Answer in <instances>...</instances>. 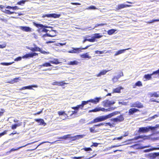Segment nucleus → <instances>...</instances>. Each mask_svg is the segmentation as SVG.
<instances>
[{"mask_svg": "<svg viewBox=\"0 0 159 159\" xmlns=\"http://www.w3.org/2000/svg\"><path fill=\"white\" fill-rule=\"evenodd\" d=\"M105 24H103V23H101V24H96V25L95 26V27H97L99 26H103Z\"/></svg>", "mask_w": 159, "mask_h": 159, "instance_id": "obj_61", "label": "nucleus"}, {"mask_svg": "<svg viewBox=\"0 0 159 159\" xmlns=\"http://www.w3.org/2000/svg\"><path fill=\"white\" fill-rule=\"evenodd\" d=\"M19 78H14L13 80H11V82L9 83L11 84H13L14 83H16L18 82V80Z\"/></svg>", "mask_w": 159, "mask_h": 159, "instance_id": "obj_43", "label": "nucleus"}, {"mask_svg": "<svg viewBox=\"0 0 159 159\" xmlns=\"http://www.w3.org/2000/svg\"><path fill=\"white\" fill-rule=\"evenodd\" d=\"M33 25L36 27L38 28L37 30V32L39 34H42V33H47L48 31V30L46 28H48V26L47 25H43V24L37 23L35 22L33 23Z\"/></svg>", "mask_w": 159, "mask_h": 159, "instance_id": "obj_4", "label": "nucleus"}, {"mask_svg": "<svg viewBox=\"0 0 159 159\" xmlns=\"http://www.w3.org/2000/svg\"><path fill=\"white\" fill-rule=\"evenodd\" d=\"M105 51H106L105 50L102 51L96 50V51H95V54H103L104 53H107V52H105Z\"/></svg>", "mask_w": 159, "mask_h": 159, "instance_id": "obj_37", "label": "nucleus"}, {"mask_svg": "<svg viewBox=\"0 0 159 159\" xmlns=\"http://www.w3.org/2000/svg\"><path fill=\"white\" fill-rule=\"evenodd\" d=\"M21 124H15L12 125L11 126V128L12 129H16L17 127L20 126Z\"/></svg>", "mask_w": 159, "mask_h": 159, "instance_id": "obj_38", "label": "nucleus"}, {"mask_svg": "<svg viewBox=\"0 0 159 159\" xmlns=\"http://www.w3.org/2000/svg\"><path fill=\"white\" fill-rule=\"evenodd\" d=\"M88 8L89 9H97V8L94 6H90L88 7Z\"/></svg>", "mask_w": 159, "mask_h": 159, "instance_id": "obj_57", "label": "nucleus"}, {"mask_svg": "<svg viewBox=\"0 0 159 159\" xmlns=\"http://www.w3.org/2000/svg\"><path fill=\"white\" fill-rule=\"evenodd\" d=\"M80 57L81 58H88L89 59H90L91 58V57L89 56L88 53L87 52L82 54L81 55Z\"/></svg>", "mask_w": 159, "mask_h": 159, "instance_id": "obj_31", "label": "nucleus"}, {"mask_svg": "<svg viewBox=\"0 0 159 159\" xmlns=\"http://www.w3.org/2000/svg\"><path fill=\"white\" fill-rule=\"evenodd\" d=\"M102 37V35H100V34L97 33L94 34V36L92 37L91 39L93 42H94L96 41V39Z\"/></svg>", "mask_w": 159, "mask_h": 159, "instance_id": "obj_23", "label": "nucleus"}, {"mask_svg": "<svg viewBox=\"0 0 159 159\" xmlns=\"http://www.w3.org/2000/svg\"><path fill=\"white\" fill-rule=\"evenodd\" d=\"M38 54L35 52H31L26 54L22 57V58L23 59H29L30 58H32L34 56H38Z\"/></svg>", "mask_w": 159, "mask_h": 159, "instance_id": "obj_9", "label": "nucleus"}, {"mask_svg": "<svg viewBox=\"0 0 159 159\" xmlns=\"http://www.w3.org/2000/svg\"><path fill=\"white\" fill-rule=\"evenodd\" d=\"M27 48L28 49L31 51L33 52L39 51L41 53L44 54L49 53V52H46V51L43 50L42 49L36 46L34 47V48H30L28 47Z\"/></svg>", "mask_w": 159, "mask_h": 159, "instance_id": "obj_8", "label": "nucleus"}, {"mask_svg": "<svg viewBox=\"0 0 159 159\" xmlns=\"http://www.w3.org/2000/svg\"><path fill=\"white\" fill-rule=\"evenodd\" d=\"M66 44V43H57V45L58 46H63V45H65Z\"/></svg>", "mask_w": 159, "mask_h": 159, "instance_id": "obj_59", "label": "nucleus"}, {"mask_svg": "<svg viewBox=\"0 0 159 159\" xmlns=\"http://www.w3.org/2000/svg\"><path fill=\"white\" fill-rule=\"evenodd\" d=\"M2 11L5 13L9 15L11 14L14 13L16 14V12L14 11H11L9 10H5L4 11Z\"/></svg>", "mask_w": 159, "mask_h": 159, "instance_id": "obj_34", "label": "nucleus"}, {"mask_svg": "<svg viewBox=\"0 0 159 159\" xmlns=\"http://www.w3.org/2000/svg\"><path fill=\"white\" fill-rule=\"evenodd\" d=\"M101 99L100 98L96 97L93 99H90L87 101H83L81 104L77 105L76 107H71L72 109L78 110L79 109L83 110L84 105L87 104L89 102H91L94 104H97L99 102Z\"/></svg>", "mask_w": 159, "mask_h": 159, "instance_id": "obj_1", "label": "nucleus"}, {"mask_svg": "<svg viewBox=\"0 0 159 159\" xmlns=\"http://www.w3.org/2000/svg\"><path fill=\"white\" fill-rule=\"evenodd\" d=\"M148 129L149 130V131L150 130H156V129L157 128V127L155 126H148Z\"/></svg>", "mask_w": 159, "mask_h": 159, "instance_id": "obj_42", "label": "nucleus"}, {"mask_svg": "<svg viewBox=\"0 0 159 159\" xmlns=\"http://www.w3.org/2000/svg\"><path fill=\"white\" fill-rule=\"evenodd\" d=\"M60 14H57L55 13H52L50 14H45L43 17H52L54 18H58L60 16Z\"/></svg>", "mask_w": 159, "mask_h": 159, "instance_id": "obj_16", "label": "nucleus"}, {"mask_svg": "<svg viewBox=\"0 0 159 159\" xmlns=\"http://www.w3.org/2000/svg\"><path fill=\"white\" fill-rule=\"evenodd\" d=\"M43 110V109H42L41 110V111H39V112H37L35 113L34 114H33V115H37L39 114H40V113H42V112Z\"/></svg>", "mask_w": 159, "mask_h": 159, "instance_id": "obj_63", "label": "nucleus"}, {"mask_svg": "<svg viewBox=\"0 0 159 159\" xmlns=\"http://www.w3.org/2000/svg\"><path fill=\"white\" fill-rule=\"evenodd\" d=\"M149 132L148 127H141L139 128L138 132L139 133H144Z\"/></svg>", "mask_w": 159, "mask_h": 159, "instance_id": "obj_14", "label": "nucleus"}, {"mask_svg": "<svg viewBox=\"0 0 159 159\" xmlns=\"http://www.w3.org/2000/svg\"><path fill=\"white\" fill-rule=\"evenodd\" d=\"M98 144L97 143H93V144L91 146V147H92V146H94L95 147H97L98 146Z\"/></svg>", "mask_w": 159, "mask_h": 159, "instance_id": "obj_60", "label": "nucleus"}, {"mask_svg": "<svg viewBox=\"0 0 159 159\" xmlns=\"http://www.w3.org/2000/svg\"><path fill=\"white\" fill-rule=\"evenodd\" d=\"M86 41H89V42H93L91 38V39H88L85 38L82 41L83 43H84Z\"/></svg>", "mask_w": 159, "mask_h": 159, "instance_id": "obj_47", "label": "nucleus"}, {"mask_svg": "<svg viewBox=\"0 0 159 159\" xmlns=\"http://www.w3.org/2000/svg\"><path fill=\"white\" fill-rule=\"evenodd\" d=\"M118 112V111H115L105 116H102L97 117L93 119L94 123L103 121L110 118L112 116L117 114Z\"/></svg>", "mask_w": 159, "mask_h": 159, "instance_id": "obj_3", "label": "nucleus"}, {"mask_svg": "<svg viewBox=\"0 0 159 159\" xmlns=\"http://www.w3.org/2000/svg\"><path fill=\"white\" fill-rule=\"evenodd\" d=\"M95 127H94V125L93 127L90 128L89 129L90 132L92 133L96 132L97 131L95 130Z\"/></svg>", "mask_w": 159, "mask_h": 159, "instance_id": "obj_45", "label": "nucleus"}, {"mask_svg": "<svg viewBox=\"0 0 159 159\" xmlns=\"http://www.w3.org/2000/svg\"><path fill=\"white\" fill-rule=\"evenodd\" d=\"M70 135V134H67L66 135H65L62 137H61L60 138L61 139H66L68 138H69V136Z\"/></svg>", "mask_w": 159, "mask_h": 159, "instance_id": "obj_48", "label": "nucleus"}, {"mask_svg": "<svg viewBox=\"0 0 159 159\" xmlns=\"http://www.w3.org/2000/svg\"><path fill=\"white\" fill-rule=\"evenodd\" d=\"M7 132V130H5L2 132L0 133V137L6 134Z\"/></svg>", "mask_w": 159, "mask_h": 159, "instance_id": "obj_54", "label": "nucleus"}, {"mask_svg": "<svg viewBox=\"0 0 159 159\" xmlns=\"http://www.w3.org/2000/svg\"><path fill=\"white\" fill-rule=\"evenodd\" d=\"M68 84L64 82V81H55L53 82L52 83V84L53 85H57L58 86H63L65 84Z\"/></svg>", "mask_w": 159, "mask_h": 159, "instance_id": "obj_13", "label": "nucleus"}, {"mask_svg": "<svg viewBox=\"0 0 159 159\" xmlns=\"http://www.w3.org/2000/svg\"><path fill=\"white\" fill-rule=\"evenodd\" d=\"M110 70H103L98 74L97 75V77L100 76L102 75H105L106 73L108 71H109Z\"/></svg>", "mask_w": 159, "mask_h": 159, "instance_id": "obj_27", "label": "nucleus"}, {"mask_svg": "<svg viewBox=\"0 0 159 159\" xmlns=\"http://www.w3.org/2000/svg\"><path fill=\"white\" fill-rule=\"evenodd\" d=\"M91 45H88L86 46L84 48H73L72 49L69 51V52L70 53H78L82 52V50L88 48L90 46H91Z\"/></svg>", "mask_w": 159, "mask_h": 159, "instance_id": "obj_7", "label": "nucleus"}, {"mask_svg": "<svg viewBox=\"0 0 159 159\" xmlns=\"http://www.w3.org/2000/svg\"><path fill=\"white\" fill-rule=\"evenodd\" d=\"M159 21V19H154L148 21L147 23L148 24H151L154 22Z\"/></svg>", "mask_w": 159, "mask_h": 159, "instance_id": "obj_46", "label": "nucleus"}, {"mask_svg": "<svg viewBox=\"0 0 159 159\" xmlns=\"http://www.w3.org/2000/svg\"><path fill=\"white\" fill-rule=\"evenodd\" d=\"M1 111H0V116H2L5 112V110L3 109H1Z\"/></svg>", "mask_w": 159, "mask_h": 159, "instance_id": "obj_58", "label": "nucleus"}, {"mask_svg": "<svg viewBox=\"0 0 159 159\" xmlns=\"http://www.w3.org/2000/svg\"><path fill=\"white\" fill-rule=\"evenodd\" d=\"M153 150H155L154 148L150 149H145L143 150V152H148Z\"/></svg>", "mask_w": 159, "mask_h": 159, "instance_id": "obj_44", "label": "nucleus"}, {"mask_svg": "<svg viewBox=\"0 0 159 159\" xmlns=\"http://www.w3.org/2000/svg\"><path fill=\"white\" fill-rule=\"evenodd\" d=\"M131 48H128L126 49H123L120 50L116 52L114 54L115 56H117L120 54L123 53L126 50H128L129 49H131Z\"/></svg>", "mask_w": 159, "mask_h": 159, "instance_id": "obj_22", "label": "nucleus"}, {"mask_svg": "<svg viewBox=\"0 0 159 159\" xmlns=\"http://www.w3.org/2000/svg\"><path fill=\"white\" fill-rule=\"evenodd\" d=\"M152 75H154V74H157L158 75H159V69L157 70H156L155 71H153L152 73Z\"/></svg>", "mask_w": 159, "mask_h": 159, "instance_id": "obj_51", "label": "nucleus"}, {"mask_svg": "<svg viewBox=\"0 0 159 159\" xmlns=\"http://www.w3.org/2000/svg\"><path fill=\"white\" fill-rule=\"evenodd\" d=\"M57 113L59 116L63 115L65 117V118L63 119V120L70 119L69 116H68L67 114L64 111H58L57 112Z\"/></svg>", "mask_w": 159, "mask_h": 159, "instance_id": "obj_15", "label": "nucleus"}, {"mask_svg": "<svg viewBox=\"0 0 159 159\" xmlns=\"http://www.w3.org/2000/svg\"><path fill=\"white\" fill-rule=\"evenodd\" d=\"M26 2V0H22L18 2L17 3V4L20 5H23V4H25Z\"/></svg>", "mask_w": 159, "mask_h": 159, "instance_id": "obj_40", "label": "nucleus"}, {"mask_svg": "<svg viewBox=\"0 0 159 159\" xmlns=\"http://www.w3.org/2000/svg\"><path fill=\"white\" fill-rule=\"evenodd\" d=\"M124 120V118L123 114H121L116 118L111 119L110 120L113 122L112 123L110 122L106 123H105V125H108L111 128L114 127H115L116 123L122 122Z\"/></svg>", "mask_w": 159, "mask_h": 159, "instance_id": "obj_2", "label": "nucleus"}, {"mask_svg": "<svg viewBox=\"0 0 159 159\" xmlns=\"http://www.w3.org/2000/svg\"><path fill=\"white\" fill-rule=\"evenodd\" d=\"M148 156L150 157L153 158H155L157 156H159V152H154L152 153H150L148 154Z\"/></svg>", "mask_w": 159, "mask_h": 159, "instance_id": "obj_28", "label": "nucleus"}, {"mask_svg": "<svg viewBox=\"0 0 159 159\" xmlns=\"http://www.w3.org/2000/svg\"><path fill=\"white\" fill-rule=\"evenodd\" d=\"M123 88L121 87H118L113 89L112 93H120L121 92V90L123 89Z\"/></svg>", "mask_w": 159, "mask_h": 159, "instance_id": "obj_19", "label": "nucleus"}, {"mask_svg": "<svg viewBox=\"0 0 159 159\" xmlns=\"http://www.w3.org/2000/svg\"><path fill=\"white\" fill-rule=\"evenodd\" d=\"M149 95L150 97L158 98L159 97V91L150 93H149Z\"/></svg>", "mask_w": 159, "mask_h": 159, "instance_id": "obj_20", "label": "nucleus"}, {"mask_svg": "<svg viewBox=\"0 0 159 159\" xmlns=\"http://www.w3.org/2000/svg\"><path fill=\"white\" fill-rule=\"evenodd\" d=\"M148 136L144 135H141V136H136L134 138V139H143V138H144V139H146V138Z\"/></svg>", "mask_w": 159, "mask_h": 159, "instance_id": "obj_41", "label": "nucleus"}, {"mask_svg": "<svg viewBox=\"0 0 159 159\" xmlns=\"http://www.w3.org/2000/svg\"><path fill=\"white\" fill-rule=\"evenodd\" d=\"M123 75H124L123 72L122 71L120 72L118 74L117 76H115L112 79V80L113 81H114V80L115 79H118L119 78H120L121 77L123 76Z\"/></svg>", "mask_w": 159, "mask_h": 159, "instance_id": "obj_29", "label": "nucleus"}, {"mask_svg": "<svg viewBox=\"0 0 159 159\" xmlns=\"http://www.w3.org/2000/svg\"><path fill=\"white\" fill-rule=\"evenodd\" d=\"M56 35V31L55 30H52L50 31L49 33H46L44 34H42V38L45 40H47V37H53Z\"/></svg>", "mask_w": 159, "mask_h": 159, "instance_id": "obj_6", "label": "nucleus"}, {"mask_svg": "<svg viewBox=\"0 0 159 159\" xmlns=\"http://www.w3.org/2000/svg\"><path fill=\"white\" fill-rule=\"evenodd\" d=\"M84 156H80V157H72V158L73 159H80L84 157Z\"/></svg>", "mask_w": 159, "mask_h": 159, "instance_id": "obj_55", "label": "nucleus"}, {"mask_svg": "<svg viewBox=\"0 0 159 159\" xmlns=\"http://www.w3.org/2000/svg\"><path fill=\"white\" fill-rule=\"evenodd\" d=\"M131 107H137L139 108H141L143 107V105L140 102L138 101L132 103Z\"/></svg>", "mask_w": 159, "mask_h": 159, "instance_id": "obj_11", "label": "nucleus"}, {"mask_svg": "<svg viewBox=\"0 0 159 159\" xmlns=\"http://www.w3.org/2000/svg\"><path fill=\"white\" fill-rule=\"evenodd\" d=\"M20 8H19L17 6H15L12 7V9L13 10H19L20 9Z\"/></svg>", "mask_w": 159, "mask_h": 159, "instance_id": "obj_56", "label": "nucleus"}, {"mask_svg": "<svg viewBox=\"0 0 159 159\" xmlns=\"http://www.w3.org/2000/svg\"><path fill=\"white\" fill-rule=\"evenodd\" d=\"M78 64V62L76 61H70L68 64L69 65H77Z\"/></svg>", "mask_w": 159, "mask_h": 159, "instance_id": "obj_35", "label": "nucleus"}, {"mask_svg": "<svg viewBox=\"0 0 159 159\" xmlns=\"http://www.w3.org/2000/svg\"><path fill=\"white\" fill-rule=\"evenodd\" d=\"M151 102L159 103V100H156V99H152L151 100Z\"/></svg>", "mask_w": 159, "mask_h": 159, "instance_id": "obj_64", "label": "nucleus"}, {"mask_svg": "<svg viewBox=\"0 0 159 159\" xmlns=\"http://www.w3.org/2000/svg\"><path fill=\"white\" fill-rule=\"evenodd\" d=\"M143 86L142 82L140 81H138L136 82L134 85L133 86V88H135L137 86L140 87Z\"/></svg>", "mask_w": 159, "mask_h": 159, "instance_id": "obj_32", "label": "nucleus"}, {"mask_svg": "<svg viewBox=\"0 0 159 159\" xmlns=\"http://www.w3.org/2000/svg\"><path fill=\"white\" fill-rule=\"evenodd\" d=\"M14 63V61H13L12 62H2L0 63L1 65H4V66H8L9 65H11L12 64Z\"/></svg>", "mask_w": 159, "mask_h": 159, "instance_id": "obj_39", "label": "nucleus"}, {"mask_svg": "<svg viewBox=\"0 0 159 159\" xmlns=\"http://www.w3.org/2000/svg\"><path fill=\"white\" fill-rule=\"evenodd\" d=\"M152 75V73L150 74H147L145 75L143 77L146 79V80H149L151 79Z\"/></svg>", "mask_w": 159, "mask_h": 159, "instance_id": "obj_30", "label": "nucleus"}, {"mask_svg": "<svg viewBox=\"0 0 159 159\" xmlns=\"http://www.w3.org/2000/svg\"><path fill=\"white\" fill-rule=\"evenodd\" d=\"M81 135H77L76 136L71 137V140L72 141H75L79 139L80 137H81Z\"/></svg>", "mask_w": 159, "mask_h": 159, "instance_id": "obj_33", "label": "nucleus"}, {"mask_svg": "<svg viewBox=\"0 0 159 159\" xmlns=\"http://www.w3.org/2000/svg\"><path fill=\"white\" fill-rule=\"evenodd\" d=\"M32 87H37V86L35 85L26 86L19 89L20 90H25L26 89H32Z\"/></svg>", "mask_w": 159, "mask_h": 159, "instance_id": "obj_24", "label": "nucleus"}, {"mask_svg": "<svg viewBox=\"0 0 159 159\" xmlns=\"http://www.w3.org/2000/svg\"><path fill=\"white\" fill-rule=\"evenodd\" d=\"M131 6V5H125L124 4H121L117 5L116 7L115 10L116 11H117L120 9L126 8V7H130Z\"/></svg>", "mask_w": 159, "mask_h": 159, "instance_id": "obj_12", "label": "nucleus"}, {"mask_svg": "<svg viewBox=\"0 0 159 159\" xmlns=\"http://www.w3.org/2000/svg\"><path fill=\"white\" fill-rule=\"evenodd\" d=\"M139 111V110L137 109L134 108H132L129 110L128 111L129 115H133L134 113Z\"/></svg>", "mask_w": 159, "mask_h": 159, "instance_id": "obj_18", "label": "nucleus"}, {"mask_svg": "<svg viewBox=\"0 0 159 159\" xmlns=\"http://www.w3.org/2000/svg\"><path fill=\"white\" fill-rule=\"evenodd\" d=\"M115 108L116 107H110L107 109H105L104 108L100 107V111L105 112L110 111L114 110Z\"/></svg>", "mask_w": 159, "mask_h": 159, "instance_id": "obj_21", "label": "nucleus"}, {"mask_svg": "<svg viewBox=\"0 0 159 159\" xmlns=\"http://www.w3.org/2000/svg\"><path fill=\"white\" fill-rule=\"evenodd\" d=\"M105 123H101L99 124L95 125H94V127H95L96 126H101L103 125H104Z\"/></svg>", "mask_w": 159, "mask_h": 159, "instance_id": "obj_53", "label": "nucleus"}, {"mask_svg": "<svg viewBox=\"0 0 159 159\" xmlns=\"http://www.w3.org/2000/svg\"><path fill=\"white\" fill-rule=\"evenodd\" d=\"M34 120L37 122H40V125H43L44 126L46 125V123L44 122V120L43 119H34Z\"/></svg>", "mask_w": 159, "mask_h": 159, "instance_id": "obj_26", "label": "nucleus"}, {"mask_svg": "<svg viewBox=\"0 0 159 159\" xmlns=\"http://www.w3.org/2000/svg\"><path fill=\"white\" fill-rule=\"evenodd\" d=\"M94 110L95 112L100 111V107H96Z\"/></svg>", "mask_w": 159, "mask_h": 159, "instance_id": "obj_62", "label": "nucleus"}, {"mask_svg": "<svg viewBox=\"0 0 159 159\" xmlns=\"http://www.w3.org/2000/svg\"><path fill=\"white\" fill-rule=\"evenodd\" d=\"M115 103V102H111L108 100H104L102 102V105L105 107H109L112 105L114 104Z\"/></svg>", "mask_w": 159, "mask_h": 159, "instance_id": "obj_10", "label": "nucleus"}, {"mask_svg": "<svg viewBox=\"0 0 159 159\" xmlns=\"http://www.w3.org/2000/svg\"><path fill=\"white\" fill-rule=\"evenodd\" d=\"M22 58V57H17L16 58L14 59V61H20L21 60Z\"/></svg>", "mask_w": 159, "mask_h": 159, "instance_id": "obj_52", "label": "nucleus"}, {"mask_svg": "<svg viewBox=\"0 0 159 159\" xmlns=\"http://www.w3.org/2000/svg\"><path fill=\"white\" fill-rule=\"evenodd\" d=\"M116 30L114 29H111L107 31V34L109 35L113 34L116 31Z\"/></svg>", "mask_w": 159, "mask_h": 159, "instance_id": "obj_36", "label": "nucleus"}, {"mask_svg": "<svg viewBox=\"0 0 159 159\" xmlns=\"http://www.w3.org/2000/svg\"><path fill=\"white\" fill-rule=\"evenodd\" d=\"M31 143H28V144H26L25 145H24V146H20V147H18V148H12L11 149L10 151H8L7 152V153H10L11 152H13V151H17V150H18L20 148H23V147H25V146H26L27 145H29V144H30Z\"/></svg>", "mask_w": 159, "mask_h": 159, "instance_id": "obj_25", "label": "nucleus"}, {"mask_svg": "<svg viewBox=\"0 0 159 159\" xmlns=\"http://www.w3.org/2000/svg\"><path fill=\"white\" fill-rule=\"evenodd\" d=\"M19 28L23 31L26 32H31L32 31V29L28 26H20L19 27Z\"/></svg>", "mask_w": 159, "mask_h": 159, "instance_id": "obj_17", "label": "nucleus"}, {"mask_svg": "<svg viewBox=\"0 0 159 159\" xmlns=\"http://www.w3.org/2000/svg\"><path fill=\"white\" fill-rule=\"evenodd\" d=\"M85 151H92V149L90 148H84L82 149Z\"/></svg>", "mask_w": 159, "mask_h": 159, "instance_id": "obj_49", "label": "nucleus"}, {"mask_svg": "<svg viewBox=\"0 0 159 159\" xmlns=\"http://www.w3.org/2000/svg\"><path fill=\"white\" fill-rule=\"evenodd\" d=\"M61 62H60L57 59H54L53 60H51L49 61V62H45L42 65H40L39 66L40 68L43 67H48L51 66L52 65L51 63L54 64L55 65H57Z\"/></svg>", "mask_w": 159, "mask_h": 159, "instance_id": "obj_5", "label": "nucleus"}, {"mask_svg": "<svg viewBox=\"0 0 159 159\" xmlns=\"http://www.w3.org/2000/svg\"><path fill=\"white\" fill-rule=\"evenodd\" d=\"M78 110H75L74 111H71V114L70 115L69 117H71L74 114H76L78 112Z\"/></svg>", "mask_w": 159, "mask_h": 159, "instance_id": "obj_50", "label": "nucleus"}]
</instances>
